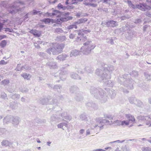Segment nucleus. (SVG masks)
<instances>
[{
    "instance_id": "1",
    "label": "nucleus",
    "mask_w": 151,
    "mask_h": 151,
    "mask_svg": "<svg viewBox=\"0 0 151 151\" xmlns=\"http://www.w3.org/2000/svg\"><path fill=\"white\" fill-rule=\"evenodd\" d=\"M130 76L134 77H137L138 76V72L134 70L131 72L130 74H124L122 76H119L118 78V81L128 89H133L134 82L130 78Z\"/></svg>"
},
{
    "instance_id": "2",
    "label": "nucleus",
    "mask_w": 151,
    "mask_h": 151,
    "mask_svg": "<svg viewBox=\"0 0 151 151\" xmlns=\"http://www.w3.org/2000/svg\"><path fill=\"white\" fill-rule=\"evenodd\" d=\"M97 124L95 126L94 129H97V131H99L101 129H103L104 125H110L114 124L116 125H121L122 126H125L128 125L129 124V122L128 121L124 120L121 121L118 120L114 121L113 122L109 121L106 119H101V118H99L97 120Z\"/></svg>"
},
{
    "instance_id": "3",
    "label": "nucleus",
    "mask_w": 151,
    "mask_h": 151,
    "mask_svg": "<svg viewBox=\"0 0 151 151\" xmlns=\"http://www.w3.org/2000/svg\"><path fill=\"white\" fill-rule=\"evenodd\" d=\"M91 94L96 99H99L101 103H104L107 100L106 93L101 88L91 87L90 89Z\"/></svg>"
},
{
    "instance_id": "4",
    "label": "nucleus",
    "mask_w": 151,
    "mask_h": 151,
    "mask_svg": "<svg viewBox=\"0 0 151 151\" xmlns=\"http://www.w3.org/2000/svg\"><path fill=\"white\" fill-rule=\"evenodd\" d=\"M129 6L130 8L134 9L138 8L144 11H147L145 12L146 15L148 17H151V13L148 11L151 9V7L150 6L146 5L145 4H137L136 5L133 4L130 1L128 0L127 1Z\"/></svg>"
},
{
    "instance_id": "5",
    "label": "nucleus",
    "mask_w": 151,
    "mask_h": 151,
    "mask_svg": "<svg viewBox=\"0 0 151 151\" xmlns=\"http://www.w3.org/2000/svg\"><path fill=\"white\" fill-rule=\"evenodd\" d=\"M91 40H88L83 44L84 46L81 49V51L83 54L87 55L90 54L91 50L95 47V45L93 44H91Z\"/></svg>"
},
{
    "instance_id": "6",
    "label": "nucleus",
    "mask_w": 151,
    "mask_h": 151,
    "mask_svg": "<svg viewBox=\"0 0 151 151\" xmlns=\"http://www.w3.org/2000/svg\"><path fill=\"white\" fill-rule=\"evenodd\" d=\"M70 91L71 93L75 94V99L78 101H80L82 99V98L79 92L78 88L76 86H73L70 88Z\"/></svg>"
},
{
    "instance_id": "7",
    "label": "nucleus",
    "mask_w": 151,
    "mask_h": 151,
    "mask_svg": "<svg viewBox=\"0 0 151 151\" xmlns=\"http://www.w3.org/2000/svg\"><path fill=\"white\" fill-rule=\"evenodd\" d=\"M103 68L104 70L105 71L106 74V77H105V79H110L111 74L114 70V66L110 65L108 66L107 65H104Z\"/></svg>"
},
{
    "instance_id": "8",
    "label": "nucleus",
    "mask_w": 151,
    "mask_h": 151,
    "mask_svg": "<svg viewBox=\"0 0 151 151\" xmlns=\"http://www.w3.org/2000/svg\"><path fill=\"white\" fill-rule=\"evenodd\" d=\"M64 45L63 44H57L54 45L52 47V54L57 55L62 51Z\"/></svg>"
},
{
    "instance_id": "9",
    "label": "nucleus",
    "mask_w": 151,
    "mask_h": 151,
    "mask_svg": "<svg viewBox=\"0 0 151 151\" xmlns=\"http://www.w3.org/2000/svg\"><path fill=\"white\" fill-rule=\"evenodd\" d=\"M103 69V71L101 70V69L99 68H98L96 69V74L99 76L101 78L102 80H104L105 77H106V74L105 73V71L104 70V68H102ZM105 80L106 79H105Z\"/></svg>"
},
{
    "instance_id": "10",
    "label": "nucleus",
    "mask_w": 151,
    "mask_h": 151,
    "mask_svg": "<svg viewBox=\"0 0 151 151\" xmlns=\"http://www.w3.org/2000/svg\"><path fill=\"white\" fill-rule=\"evenodd\" d=\"M35 122L36 123H37V124H44L46 122V120L45 119H41L39 118H36L35 120ZM30 125H32L31 126L32 127V129L33 131H35L36 129H37V127L36 126V123H35L34 124V126L33 125V124H30Z\"/></svg>"
},
{
    "instance_id": "11",
    "label": "nucleus",
    "mask_w": 151,
    "mask_h": 151,
    "mask_svg": "<svg viewBox=\"0 0 151 151\" xmlns=\"http://www.w3.org/2000/svg\"><path fill=\"white\" fill-rule=\"evenodd\" d=\"M137 119L139 120L146 121V125L149 127L151 126V121H147V119H149L150 117L140 116L137 117Z\"/></svg>"
},
{
    "instance_id": "12",
    "label": "nucleus",
    "mask_w": 151,
    "mask_h": 151,
    "mask_svg": "<svg viewBox=\"0 0 151 151\" xmlns=\"http://www.w3.org/2000/svg\"><path fill=\"white\" fill-rule=\"evenodd\" d=\"M21 119L18 116H13L12 118V123L14 126L17 125L20 122Z\"/></svg>"
},
{
    "instance_id": "13",
    "label": "nucleus",
    "mask_w": 151,
    "mask_h": 151,
    "mask_svg": "<svg viewBox=\"0 0 151 151\" xmlns=\"http://www.w3.org/2000/svg\"><path fill=\"white\" fill-rule=\"evenodd\" d=\"M106 25L107 27H114L117 26L118 24L114 20H109L106 22Z\"/></svg>"
},
{
    "instance_id": "14",
    "label": "nucleus",
    "mask_w": 151,
    "mask_h": 151,
    "mask_svg": "<svg viewBox=\"0 0 151 151\" xmlns=\"http://www.w3.org/2000/svg\"><path fill=\"white\" fill-rule=\"evenodd\" d=\"M29 32L36 37H39L41 35V31L35 29L31 30Z\"/></svg>"
},
{
    "instance_id": "15",
    "label": "nucleus",
    "mask_w": 151,
    "mask_h": 151,
    "mask_svg": "<svg viewBox=\"0 0 151 151\" xmlns=\"http://www.w3.org/2000/svg\"><path fill=\"white\" fill-rule=\"evenodd\" d=\"M50 99L47 98H40L39 99V102L42 105H47L49 104Z\"/></svg>"
},
{
    "instance_id": "16",
    "label": "nucleus",
    "mask_w": 151,
    "mask_h": 151,
    "mask_svg": "<svg viewBox=\"0 0 151 151\" xmlns=\"http://www.w3.org/2000/svg\"><path fill=\"white\" fill-rule=\"evenodd\" d=\"M105 80L104 78V80H103L104 82V86L107 87H112L113 86V83L111 81L108 80L109 79H106Z\"/></svg>"
},
{
    "instance_id": "17",
    "label": "nucleus",
    "mask_w": 151,
    "mask_h": 151,
    "mask_svg": "<svg viewBox=\"0 0 151 151\" xmlns=\"http://www.w3.org/2000/svg\"><path fill=\"white\" fill-rule=\"evenodd\" d=\"M75 32L76 33H77L78 35H81V33H84L85 34H87L88 33H90L91 32V31L89 29L84 30L83 29H82L81 30L75 31Z\"/></svg>"
},
{
    "instance_id": "18",
    "label": "nucleus",
    "mask_w": 151,
    "mask_h": 151,
    "mask_svg": "<svg viewBox=\"0 0 151 151\" xmlns=\"http://www.w3.org/2000/svg\"><path fill=\"white\" fill-rule=\"evenodd\" d=\"M66 70L65 66L64 67H62L61 68V70L59 73V76L58 77L60 78L61 80H62V78L63 77L61 76H65V74L66 72Z\"/></svg>"
},
{
    "instance_id": "19",
    "label": "nucleus",
    "mask_w": 151,
    "mask_h": 151,
    "mask_svg": "<svg viewBox=\"0 0 151 151\" xmlns=\"http://www.w3.org/2000/svg\"><path fill=\"white\" fill-rule=\"evenodd\" d=\"M12 116L8 115L5 117L3 119V122L4 124H7L11 122L12 120Z\"/></svg>"
},
{
    "instance_id": "20",
    "label": "nucleus",
    "mask_w": 151,
    "mask_h": 151,
    "mask_svg": "<svg viewBox=\"0 0 151 151\" xmlns=\"http://www.w3.org/2000/svg\"><path fill=\"white\" fill-rule=\"evenodd\" d=\"M8 11L9 13L13 14L16 13L18 12V10L16 7L13 6L8 9Z\"/></svg>"
},
{
    "instance_id": "21",
    "label": "nucleus",
    "mask_w": 151,
    "mask_h": 151,
    "mask_svg": "<svg viewBox=\"0 0 151 151\" xmlns=\"http://www.w3.org/2000/svg\"><path fill=\"white\" fill-rule=\"evenodd\" d=\"M46 65L49 66L51 68H55L57 67L56 63L55 62H49L47 63Z\"/></svg>"
},
{
    "instance_id": "22",
    "label": "nucleus",
    "mask_w": 151,
    "mask_h": 151,
    "mask_svg": "<svg viewBox=\"0 0 151 151\" xmlns=\"http://www.w3.org/2000/svg\"><path fill=\"white\" fill-rule=\"evenodd\" d=\"M70 77L72 78L75 79L81 80V77L77 74L73 72L71 73Z\"/></svg>"
},
{
    "instance_id": "23",
    "label": "nucleus",
    "mask_w": 151,
    "mask_h": 151,
    "mask_svg": "<svg viewBox=\"0 0 151 151\" xmlns=\"http://www.w3.org/2000/svg\"><path fill=\"white\" fill-rule=\"evenodd\" d=\"M79 51H78L77 50H73L71 52V53L70 54V56L72 57L73 56H77L79 55Z\"/></svg>"
},
{
    "instance_id": "24",
    "label": "nucleus",
    "mask_w": 151,
    "mask_h": 151,
    "mask_svg": "<svg viewBox=\"0 0 151 151\" xmlns=\"http://www.w3.org/2000/svg\"><path fill=\"white\" fill-rule=\"evenodd\" d=\"M134 104L138 107L142 108L143 106V103L140 100L137 99L134 102Z\"/></svg>"
},
{
    "instance_id": "25",
    "label": "nucleus",
    "mask_w": 151,
    "mask_h": 151,
    "mask_svg": "<svg viewBox=\"0 0 151 151\" xmlns=\"http://www.w3.org/2000/svg\"><path fill=\"white\" fill-rule=\"evenodd\" d=\"M80 37H78L77 40L78 41L79 40H83L84 41L87 40V37L86 36H84L83 33H81V35H79Z\"/></svg>"
},
{
    "instance_id": "26",
    "label": "nucleus",
    "mask_w": 151,
    "mask_h": 151,
    "mask_svg": "<svg viewBox=\"0 0 151 151\" xmlns=\"http://www.w3.org/2000/svg\"><path fill=\"white\" fill-rule=\"evenodd\" d=\"M88 19L86 18H82L80 19H79L77 21L75 22L76 24H79L83 23H85L86 22Z\"/></svg>"
},
{
    "instance_id": "27",
    "label": "nucleus",
    "mask_w": 151,
    "mask_h": 151,
    "mask_svg": "<svg viewBox=\"0 0 151 151\" xmlns=\"http://www.w3.org/2000/svg\"><path fill=\"white\" fill-rule=\"evenodd\" d=\"M61 86L60 85H55L53 88V90L55 91L60 92L61 91Z\"/></svg>"
},
{
    "instance_id": "28",
    "label": "nucleus",
    "mask_w": 151,
    "mask_h": 151,
    "mask_svg": "<svg viewBox=\"0 0 151 151\" xmlns=\"http://www.w3.org/2000/svg\"><path fill=\"white\" fill-rule=\"evenodd\" d=\"M125 116L128 119L129 121H131L132 122H134L135 120V119L134 118V117L133 116H132L131 114H126L125 115Z\"/></svg>"
},
{
    "instance_id": "29",
    "label": "nucleus",
    "mask_w": 151,
    "mask_h": 151,
    "mask_svg": "<svg viewBox=\"0 0 151 151\" xmlns=\"http://www.w3.org/2000/svg\"><path fill=\"white\" fill-rule=\"evenodd\" d=\"M1 145L3 146H9L12 145V143L11 142H9V141L6 140H3L1 142Z\"/></svg>"
},
{
    "instance_id": "30",
    "label": "nucleus",
    "mask_w": 151,
    "mask_h": 151,
    "mask_svg": "<svg viewBox=\"0 0 151 151\" xmlns=\"http://www.w3.org/2000/svg\"><path fill=\"white\" fill-rule=\"evenodd\" d=\"M109 95L111 99H114L116 96V93L115 91L113 89L110 90Z\"/></svg>"
},
{
    "instance_id": "31",
    "label": "nucleus",
    "mask_w": 151,
    "mask_h": 151,
    "mask_svg": "<svg viewBox=\"0 0 151 151\" xmlns=\"http://www.w3.org/2000/svg\"><path fill=\"white\" fill-rule=\"evenodd\" d=\"M18 104L17 102H12L10 104V106L12 109H15L18 107Z\"/></svg>"
},
{
    "instance_id": "32",
    "label": "nucleus",
    "mask_w": 151,
    "mask_h": 151,
    "mask_svg": "<svg viewBox=\"0 0 151 151\" xmlns=\"http://www.w3.org/2000/svg\"><path fill=\"white\" fill-rule=\"evenodd\" d=\"M42 21L44 22L45 24H47L50 22L53 23V19L47 18L43 19L42 20Z\"/></svg>"
},
{
    "instance_id": "33",
    "label": "nucleus",
    "mask_w": 151,
    "mask_h": 151,
    "mask_svg": "<svg viewBox=\"0 0 151 151\" xmlns=\"http://www.w3.org/2000/svg\"><path fill=\"white\" fill-rule=\"evenodd\" d=\"M88 14H83V13L82 12H78L76 13V16L77 18H79L81 16V17H85L88 16Z\"/></svg>"
},
{
    "instance_id": "34",
    "label": "nucleus",
    "mask_w": 151,
    "mask_h": 151,
    "mask_svg": "<svg viewBox=\"0 0 151 151\" xmlns=\"http://www.w3.org/2000/svg\"><path fill=\"white\" fill-rule=\"evenodd\" d=\"M86 73H92L93 71L92 68L89 67H87L85 68Z\"/></svg>"
},
{
    "instance_id": "35",
    "label": "nucleus",
    "mask_w": 151,
    "mask_h": 151,
    "mask_svg": "<svg viewBox=\"0 0 151 151\" xmlns=\"http://www.w3.org/2000/svg\"><path fill=\"white\" fill-rule=\"evenodd\" d=\"M21 76L25 79H27L28 80H29L31 77V76L29 74H27L26 73L21 74Z\"/></svg>"
},
{
    "instance_id": "36",
    "label": "nucleus",
    "mask_w": 151,
    "mask_h": 151,
    "mask_svg": "<svg viewBox=\"0 0 151 151\" xmlns=\"http://www.w3.org/2000/svg\"><path fill=\"white\" fill-rule=\"evenodd\" d=\"M66 58V55L65 54L60 55L57 57L58 60L62 61L65 60Z\"/></svg>"
},
{
    "instance_id": "37",
    "label": "nucleus",
    "mask_w": 151,
    "mask_h": 151,
    "mask_svg": "<svg viewBox=\"0 0 151 151\" xmlns=\"http://www.w3.org/2000/svg\"><path fill=\"white\" fill-rule=\"evenodd\" d=\"M58 128H62L63 129H64L66 127V123H61L58 125Z\"/></svg>"
},
{
    "instance_id": "38",
    "label": "nucleus",
    "mask_w": 151,
    "mask_h": 151,
    "mask_svg": "<svg viewBox=\"0 0 151 151\" xmlns=\"http://www.w3.org/2000/svg\"><path fill=\"white\" fill-rule=\"evenodd\" d=\"M11 97L12 99H19L20 97V96L19 95L15 93L14 95H12Z\"/></svg>"
},
{
    "instance_id": "39",
    "label": "nucleus",
    "mask_w": 151,
    "mask_h": 151,
    "mask_svg": "<svg viewBox=\"0 0 151 151\" xmlns=\"http://www.w3.org/2000/svg\"><path fill=\"white\" fill-rule=\"evenodd\" d=\"M130 18V17L129 14H126L124 16H122L121 17V20H124L127 19H128Z\"/></svg>"
},
{
    "instance_id": "40",
    "label": "nucleus",
    "mask_w": 151,
    "mask_h": 151,
    "mask_svg": "<svg viewBox=\"0 0 151 151\" xmlns=\"http://www.w3.org/2000/svg\"><path fill=\"white\" fill-rule=\"evenodd\" d=\"M129 101L130 103L131 104H134L136 100H137L134 97H130L129 99Z\"/></svg>"
},
{
    "instance_id": "41",
    "label": "nucleus",
    "mask_w": 151,
    "mask_h": 151,
    "mask_svg": "<svg viewBox=\"0 0 151 151\" xmlns=\"http://www.w3.org/2000/svg\"><path fill=\"white\" fill-rule=\"evenodd\" d=\"M52 14L53 16L57 15L59 16L60 14L61 15L60 11L56 10H54L53 11Z\"/></svg>"
},
{
    "instance_id": "42",
    "label": "nucleus",
    "mask_w": 151,
    "mask_h": 151,
    "mask_svg": "<svg viewBox=\"0 0 151 151\" xmlns=\"http://www.w3.org/2000/svg\"><path fill=\"white\" fill-rule=\"evenodd\" d=\"M6 43L7 42L6 40H4L1 41L0 43V45L1 47H4L6 45Z\"/></svg>"
},
{
    "instance_id": "43",
    "label": "nucleus",
    "mask_w": 151,
    "mask_h": 151,
    "mask_svg": "<svg viewBox=\"0 0 151 151\" xmlns=\"http://www.w3.org/2000/svg\"><path fill=\"white\" fill-rule=\"evenodd\" d=\"M2 84L4 86L7 85L9 83V81L8 79H4L1 81Z\"/></svg>"
},
{
    "instance_id": "44",
    "label": "nucleus",
    "mask_w": 151,
    "mask_h": 151,
    "mask_svg": "<svg viewBox=\"0 0 151 151\" xmlns=\"http://www.w3.org/2000/svg\"><path fill=\"white\" fill-rule=\"evenodd\" d=\"M144 75L145 77L148 80H151V74L145 73H144Z\"/></svg>"
},
{
    "instance_id": "45",
    "label": "nucleus",
    "mask_w": 151,
    "mask_h": 151,
    "mask_svg": "<svg viewBox=\"0 0 151 151\" xmlns=\"http://www.w3.org/2000/svg\"><path fill=\"white\" fill-rule=\"evenodd\" d=\"M74 28H75L76 29L77 28V26H76V24L75 23L74 24L71 25L69 26H68L67 28L68 29H70Z\"/></svg>"
},
{
    "instance_id": "46",
    "label": "nucleus",
    "mask_w": 151,
    "mask_h": 151,
    "mask_svg": "<svg viewBox=\"0 0 151 151\" xmlns=\"http://www.w3.org/2000/svg\"><path fill=\"white\" fill-rule=\"evenodd\" d=\"M38 54L41 57H43L44 58H46L47 57L45 53L42 52H40L38 53Z\"/></svg>"
},
{
    "instance_id": "47",
    "label": "nucleus",
    "mask_w": 151,
    "mask_h": 151,
    "mask_svg": "<svg viewBox=\"0 0 151 151\" xmlns=\"http://www.w3.org/2000/svg\"><path fill=\"white\" fill-rule=\"evenodd\" d=\"M24 67L23 66H21V64H18L16 69L17 70L20 71L23 70V68Z\"/></svg>"
},
{
    "instance_id": "48",
    "label": "nucleus",
    "mask_w": 151,
    "mask_h": 151,
    "mask_svg": "<svg viewBox=\"0 0 151 151\" xmlns=\"http://www.w3.org/2000/svg\"><path fill=\"white\" fill-rule=\"evenodd\" d=\"M107 42L108 43H109L111 44H114V42L113 40L110 38H109L107 39Z\"/></svg>"
},
{
    "instance_id": "49",
    "label": "nucleus",
    "mask_w": 151,
    "mask_h": 151,
    "mask_svg": "<svg viewBox=\"0 0 151 151\" xmlns=\"http://www.w3.org/2000/svg\"><path fill=\"white\" fill-rule=\"evenodd\" d=\"M80 119L81 120H84L86 119L87 117L84 114H81L80 116Z\"/></svg>"
},
{
    "instance_id": "50",
    "label": "nucleus",
    "mask_w": 151,
    "mask_h": 151,
    "mask_svg": "<svg viewBox=\"0 0 151 151\" xmlns=\"http://www.w3.org/2000/svg\"><path fill=\"white\" fill-rule=\"evenodd\" d=\"M55 32L58 33L62 32L63 30L62 28H58L56 29L55 30Z\"/></svg>"
},
{
    "instance_id": "51",
    "label": "nucleus",
    "mask_w": 151,
    "mask_h": 151,
    "mask_svg": "<svg viewBox=\"0 0 151 151\" xmlns=\"http://www.w3.org/2000/svg\"><path fill=\"white\" fill-rule=\"evenodd\" d=\"M40 12L39 11H37L36 10H34L32 12H31L30 13L32 14L33 15H35L37 14L38 13Z\"/></svg>"
},
{
    "instance_id": "52",
    "label": "nucleus",
    "mask_w": 151,
    "mask_h": 151,
    "mask_svg": "<svg viewBox=\"0 0 151 151\" xmlns=\"http://www.w3.org/2000/svg\"><path fill=\"white\" fill-rule=\"evenodd\" d=\"M125 141V140H124L122 141H120L119 140H117L116 141H114L113 142H110L109 143L110 144H112L113 143H122Z\"/></svg>"
},
{
    "instance_id": "53",
    "label": "nucleus",
    "mask_w": 151,
    "mask_h": 151,
    "mask_svg": "<svg viewBox=\"0 0 151 151\" xmlns=\"http://www.w3.org/2000/svg\"><path fill=\"white\" fill-rule=\"evenodd\" d=\"M64 14V17H61L60 18V20L62 22H64L66 20V13H65Z\"/></svg>"
},
{
    "instance_id": "54",
    "label": "nucleus",
    "mask_w": 151,
    "mask_h": 151,
    "mask_svg": "<svg viewBox=\"0 0 151 151\" xmlns=\"http://www.w3.org/2000/svg\"><path fill=\"white\" fill-rule=\"evenodd\" d=\"M142 150V151H151V148L149 147H143Z\"/></svg>"
},
{
    "instance_id": "55",
    "label": "nucleus",
    "mask_w": 151,
    "mask_h": 151,
    "mask_svg": "<svg viewBox=\"0 0 151 151\" xmlns=\"http://www.w3.org/2000/svg\"><path fill=\"white\" fill-rule=\"evenodd\" d=\"M91 107L93 108L94 110H96L98 109V106L96 104L93 103Z\"/></svg>"
},
{
    "instance_id": "56",
    "label": "nucleus",
    "mask_w": 151,
    "mask_h": 151,
    "mask_svg": "<svg viewBox=\"0 0 151 151\" xmlns=\"http://www.w3.org/2000/svg\"><path fill=\"white\" fill-rule=\"evenodd\" d=\"M129 25H126L124 26H123L122 29L124 31H125L129 29Z\"/></svg>"
},
{
    "instance_id": "57",
    "label": "nucleus",
    "mask_w": 151,
    "mask_h": 151,
    "mask_svg": "<svg viewBox=\"0 0 151 151\" xmlns=\"http://www.w3.org/2000/svg\"><path fill=\"white\" fill-rule=\"evenodd\" d=\"M120 90H121L124 93H128L129 91L127 89H126L125 88H124L122 87L121 86L120 87Z\"/></svg>"
},
{
    "instance_id": "58",
    "label": "nucleus",
    "mask_w": 151,
    "mask_h": 151,
    "mask_svg": "<svg viewBox=\"0 0 151 151\" xmlns=\"http://www.w3.org/2000/svg\"><path fill=\"white\" fill-rule=\"evenodd\" d=\"M58 38L60 39V40L61 42H62L65 40V37L64 36H59L58 37Z\"/></svg>"
},
{
    "instance_id": "59",
    "label": "nucleus",
    "mask_w": 151,
    "mask_h": 151,
    "mask_svg": "<svg viewBox=\"0 0 151 151\" xmlns=\"http://www.w3.org/2000/svg\"><path fill=\"white\" fill-rule=\"evenodd\" d=\"M58 7L59 9H63V10H64L65 9V7H63L62 4L60 3L58 5Z\"/></svg>"
},
{
    "instance_id": "60",
    "label": "nucleus",
    "mask_w": 151,
    "mask_h": 151,
    "mask_svg": "<svg viewBox=\"0 0 151 151\" xmlns=\"http://www.w3.org/2000/svg\"><path fill=\"white\" fill-rule=\"evenodd\" d=\"M1 97L2 99H6V98H7V96H6V93H2L1 95Z\"/></svg>"
},
{
    "instance_id": "61",
    "label": "nucleus",
    "mask_w": 151,
    "mask_h": 151,
    "mask_svg": "<svg viewBox=\"0 0 151 151\" xmlns=\"http://www.w3.org/2000/svg\"><path fill=\"white\" fill-rule=\"evenodd\" d=\"M58 117H56V116H55L54 115H52L51 117V121H53L55 120Z\"/></svg>"
},
{
    "instance_id": "62",
    "label": "nucleus",
    "mask_w": 151,
    "mask_h": 151,
    "mask_svg": "<svg viewBox=\"0 0 151 151\" xmlns=\"http://www.w3.org/2000/svg\"><path fill=\"white\" fill-rule=\"evenodd\" d=\"M141 21L140 19H137L135 20L134 22L136 24H138L141 23Z\"/></svg>"
},
{
    "instance_id": "63",
    "label": "nucleus",
    "mask_w": 151,
    "mask_h": 151,
    "mask_svg": "<svg viewBox=\"0 0 151 151\" xmlns=\"http://www.w3.org/2000/svg\"><path fill=\"white\" fill-rule=\"evenodd\" d=\"M47 52L49 54H51V52H52V47L50 48L49 49H48Z\"/></svg>"
},
{
    "instance_id": "64",
    "label": "nucleus",
    "mask_w": 151,
    "mask_h": 151,
    "mask_svg": "<svg viewBox=\"0 0 151 151\" xmlns=\"http://www.w3.org/2000/svg\"><path fill=\"white\" fill-rule=\"evenodd\" d=\"M104 117L105 118H107L110 120H111L113 118V117L110 115H105Z\"/></svg>"
}]
</instances>
